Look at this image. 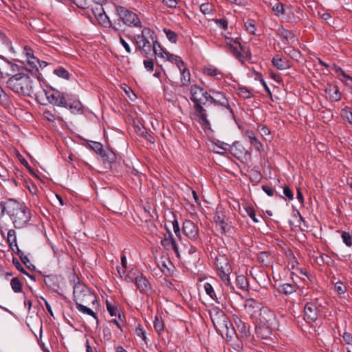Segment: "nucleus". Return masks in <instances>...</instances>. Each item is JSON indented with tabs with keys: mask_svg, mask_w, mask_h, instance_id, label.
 <instances>
[{
	"mask_svg": "<svg viewBox=\"0 0 352 352\" xmlns=\"http://www.w3.org/2000/svg\"><path fill=\"white\" fill-rule=\"evenodd\" d=\"M37 101L41 104L49 102L52 104L68 108L72 113H82V106L78 100L73 99V96L65 94L58 89H39L35 93Z\"/></svg>",
	"mask_w": 352,
	"mask_h": 352,
	"instance_id": "1",
	"label": "nucleus"
},
{
	"mask_svg": "<svg viewBox=\"0 0 352 352\" xmlns=\"http://www.w3.org/2000/svg\"><path fill=\"white\" fill-rule=\"evenodd\" d=\"M0 58L3 60L0 63V69L6 76H10L7 83L8 87L13 86H21L23 88L22 82H28L30 80V76L23 72V67H21L18 65L13 63L5 57L0 55Z\"/></svg>",
	"mask_w": 352,
	"mask_h": 352,
	"instance_id": "2",
	"label": "nucleus"
},
{
	"mask_svg": "<svg viewBox=\"0 0 352 352\" xmlns=\"http://www.w3.org/2000/svg\"><path fill=\"white\" fill-rule=\"evenodd\" d=\"M6 213L16 228H21L29 222L30 214L23 203L15 199H9L6 201Z\"/></svg>",
	"mask_w": 352,
	"mask_h": 352,
	"instance_id": "3",
	"label": "nucleus"
},
{
	"mask_svg": "<svg viewBox=\"0 0 352 352\" xmlns=\"http://www.w3.org/2000/svg\"><path fill=\"white\" fill-rule=\"evenodd\" d=\"M210 316L217 331L220 334H226L232 338L234 334V329L225 313L218 307H212L210 310Z\"/></svg>",
	"mask_w": 352,
	"mask_h": 352,
	"instance_id": "4",
	"label": "nucleus"
},
{
	"mask_svg": "<svg viewBox=\"0 0 352 352\" xmlns=\"http://www.w3.org/2000/svg\"><path fill=\"white\" fill-rule=\"evenodd\" d=\"M156 39L155 32L148 27H144L140 34L134 36L136 49L144 56L150 54L152 51V45Z\"/></svg>",
	"mask_w": 352,
	"mask_h": 352,
	"instance_id": "5",
	"label": "nucleus"
},
{
	"mask_svg": "<svg viewBox=\"0 0 352 352\" xmlns=\"http://www.w3.org/2000/svg\"><path fill=\"white\" fill-rule=\"evenodd\" d=\"M74 300L76 305L94 304L96 298L91 290L83 283H78L74 287Z\"/></svg>",
	"mask_w": 352,
	"mask_h": 352,
	"instance_id": "6",
	"label": "nucleus"
},
{
	"mask_svg": "<svg viewBox=\"0 0 352 352\" xmlns=\"http://www.w3.org/2000/svg\"><path fill=\"white\" fill-rule=\"evenodd\" d=\"M214 264L218 275L224 284L226 285H231L230 274L232 270L228 258L223 254H219L215 257Z\"/></svg>",
	"mask_w": 352,
	"mask_h": 352,
	"instance_id": "7",
	"label": "nucleus"
},
{
	"mask_svg": "<svg viewBox=\"0 0 352 352\" xmlns=\"http://www.w3.org/2000/svg\"><path fill=\"white\" fill-rule=\"evenodd\" d=\"M116 11L120 16L119 21L130 28H142V22L138 14L122 6L116 7Z\"/></svg>",
	"mask_w": 352,
	"mask_h": 352,
	"instance_id": "8",
	"label": "nucleus"
},
{
	"mask_svg": "<svg viewBox=\"0 0 352 352\" xmlns=\"http://www.w3.org/2000/svg\"><path fill=\"white\" fill-rule=\"evenodd\" d=\"M259 322L267 328H275L276 325V316L274 312L266 307H262L258 315Z\"/></svg>",
	"mask_w": 352,
	"mask_h": 352,
	"instance_id": "9",
	"label": "nucleus"
},
{
	"mask_svg": "<svg viewBox=\"0 0 352 352\" xmlns=\"http://www.w3.org/2000/svg\"><path fill=\"white\" fill-rule=\"evenodd\" d=\"M183 233L193 241H199V229L191 221L186 220L183 223Z\"/></svg>",
	"mask_w": 352,
	"mask_h": 352,
	"instance_id": "10",
	"label": "nucleus"
},
{
	"mask_svg": "<svg viewBox=\"0 0 352 352\" xmlns=\"http://www.w3.org/2000/svg\"><path fill=\"white\" fill-rule=\"evenodd\" d=\"M211 100L214 103L226 107L231 114H233L232 110L228 104V101L224 94L216 91L214 89H209L208 100Z\"/></svg>",
	"mask_w": 352,
	"mask_h": 352,
	"instance_id": "11",
	"label": "nucleus"
},
{
	"mask_svg": "<svg viewBox=\"0 0 352 352\" xmlns=\"http://www.w3.org/2000/svg\"><path fill=\"white\" fill-rule=\"evenodd\" d=\"M94 16L98 23L104 28H110L112 23L109 16L106 14L104 9L101 6H98L92 9Z\"/></svg>",
	"mask_w": 352,
	"mask_h": 352,
	"instance_id": "12",
	"label": "nucleus"
},
{
	"mask_svg": "<svg viewBox=\"0 0 352 352\" xmlns=\"http://www.w3.org/2000/svg\"><path fill=\"white\" fill-rule=\"evenodd\" d=\"M305 317L307 322H315L318 318V309L314 302L306 303L304 307Z\"/></svg>",
	"mask_w": 352,
	"mask_h": 352,
	"instance_id": "13",
	"label": "nucleus"
},
{
	"mask_svg": "<svg viewBox=\"0 0 352 352\" xmlns=\"http://www.w3.org/2000/svg\"><path fill=\"white\" fill-rule=\"evenodd\" d=\"M191 100L195 103V105L201 104L208 101L209 92L206 89H191Z\"/></svg>",
	"mask_w": 352,
	"mask_h": 352,
	"instance_id": "14",
	"label": "nucleus"
},
{
	"mask_svg": "<svg viewBox=\"0 0 352 352\" xmlns=\"http://www.w3.org/2000/svg\"><path fill=\"white\" fill-rule=\"evenodd\" d=\"M245 308L247 313L252 317H257L262 307H261V304L254 299L249 298L245 301Z\"/></svg>",
	"mask_w": 352,
	"mask_h": 352,
	"instance_id": "15",
	"label": "nucleus"
},
{
	"mask_svg": "<svg viewBox=\"0 0 352 352\" xmlns=\"http://www.w3.org/2000/svg\"><path fill=\"white\" fill-rule=\"evenodd\" d=\"M168 236L164 235V238L161 241V245L167 250H173L177 256H179V250L173 234L168 230Z\"/></svg>",
	"mask_w": 352,
	"mask_h": 352,
	"instance_id": "16",
	"label": "nucleus"
},
{
	"mask_svg": "<svg viewBox=\"0 0 352 352\" xmlns=\"http://www.w3.org/2000/svg\"><path fill=\"white\" fill-rule=\"evenodd\" d=\"M134 282L141 293L148 294L151 291L150 283L142 274L135 278Z\"/></svg>",
	"mask_w": 352,
	"mask_h": 352,
	"instance_id": "17",
	"label": "nucleus"
},
{
	"mask_svg": "<svg viewBox=\"0 0 352 352\" xmlns=\"http://www.w3.org/2000/svg\"><path fill=\"white\" fill-rule=\"evenodd\" d=\"M225 219L226 215L223 209L221 208H217V212L214 216V221L216 224L220 227L223 233H226L229 230V227Z\"/></svg>",
	"mask_w": 352,
	"mask_h": 352,
	"instance_id": "18",
	"label": "nucleus"
},
{
	"mask_svg": "<svg viewBox=\"0 0 352 352\" xmlns=\"http://www.w3.org/2000/svg\"><path fill=\"white\" fill-rule=\"evenodd\" d=\"M272 63L274 67L279 70L287 69L292 67L290 61L279 54H276L272 58Z\"/></svg>",
	"mask_w": 352,
	"mask_h": 352,
	"instance_id": "19",
	"label": "nucleus"
},
{
	"mask_svg": "<svg viewBox=\"0 0 352 352\" xmlns=\"http://www.w3.org/2000/svg\"><path fill=\"white\" fill-rule=\"evenodd\" d=\"M234 43L239 44L241 50L243 52V53H241L238 50L237 47H234L233 45L230 46L233 49V52L236 58H237L239 60L242 64H243L246 60L250 58V54L248 51L245 50L244 47L241 46V43L239 41L236 40L234 41Z\"/></svg>",
	"mask_w": 352,
	"mask_h": 352,
	"instance_id": "20",
	"label": "nucleus"
},
{
	"mask_svg": "<svg viewBox=\"0 0 352 352\" xmlns=\"http://www.w3.org/2000/svg\"><path fill=\"white\" fill-rule=\"evenodd\" d=\"M203 73L209 76H213L217 79H219L223 76V73L219 69L212 65H207L203 68Z\"/></svg>",
	"mask_w": 352,
	"mask_h": 352,
	"instance_id": "21",
	"label": "nucleus"
},
{
	"mask_svg": "<svg viewBox=\"0 0 352 352\" xmlns=\"http://www.w3.org/2000/svg\"><path fill=\"white\" fill-rule=\"evenodd\" d=\"M333 69L338 76L345 85L352 88V77L346 74L341 67L333 65Z\"/></svg>",
	"mask_w": 352,
	"mask_h": 352,
	"instance_id": "22",
	"label": "nucleus"
},
{
	"mask_svg": "<svg viewBox=\"0 0 352 352\" xmlns=\"http://www.w3.org/2000/svg\"><path fill=\"white\" fill-rule=\"evenodd\" d=\"M297 289L298 286L295 283H283L278 287V292L285 295H290L295 292Z\"/></svg>",
	"mask_w": 352,
	"mask_h": 352,
	"instance_id": "23",
	"label": "nucleus"
},
{
	"mask_svg": "<svg viewBox=\"0 0 352 352\" xmlns=\"http://www.w3.org/2000/svg\"><path fill=\"white\" fill-rule=\"evenodd\" d=\"M152 50L155 55L164 59L166 58V54H168V52H167L161 46V45L157 41V39L154 41L153 44L152 45Z\"/></svg>",
	"mask_w": 352,
	"mask_h": 352,
	"instance_id": "24",
	"label": "nucleus"
},
{
	"mask_svg": "<svg viewBox=\"0 0 352 352\" xmlns=\"http://www.w3.org/2000/svg\"><path fill=\"white\" fill-rule=\"evenodd\" d=\"M323 91L322 95L331 101H338L341 98V93L339 89H323Z\"/></svg>",
	"mask_w": 352,
	"mask_h": 352,
	"instance_id": "25",
	"label": "nucleus"
},
{
	"mask_svg": "<svg viewBox=\"0 0 352 352\" xmlns=\"http://www.w3.org/2000/svg\"><path fill=\"white\" fill-rule=\"evenodd\" d=\"M195 108L198 113L200 123L206 126L209 125L206 110L201 106V104L195 105Z\"/></svg>",
	"mask_w": 352,
	"mask_h": 352,
	"instance_id": "26",
	"label": "nucleus"
},
{
	"mask_svg": "<svg viewBox=\"0 0 352 352\" xmlns=\"http://www.w3.org/2000/svg\"><path fill=\"white\" fill-rule=\"evenodd\" d=\"M164 59L175 64L179 69H181V67L184 66V63L180 56L170 54V52L166 54V56Z\"/></svg>",
	"mask_w": 352,
	"mask_h": 352,
	"instance_id": "27",
	"label": "nucleus"
},
{
	"mask_svg": "<svg viewBox=\"0 0 352 352\" xmlns=\"http://www.w3.org/2000/svg\"><path fill=\"white\" fill-rule=\"evenodd\" d=\"M278 34L284 40V43H289L290 41H294V34L283 28L278 30Z\"/></svg>",
	"mask_w": 352,
	"mask_h": 352,
	"instance_id": "28",
	"label": "nucleus"
},
{
	"mask_svg": "<svg viewBox=\"0 0 352 352\" xmlns=\"http://www.w3.org/2000/svg\"><path fill=\"white\" fill-rule=\"evenodd\" d=\"M236 327L243 336L248 337L250 335V326L241 319L235 321Z\"/></svg>",
	"mask_w": 352,
	"mask_h": 352,
	"instance_id": "29",
	"label": "nucleus"
},
{
	"mask_svg": "<svg viewBox=\"0 0 352 352\" xmlns=\"http://www.w3.org/2000/svg\"><path fill=\"white\" fill-rule=\"evenodd\" d=\"M285 53L296 61H299L300 58L302 57L300 52L292 47H287V49L285 50Z\"/></svg>",
	"mask_w": 352,
	"mask_h": 352,
	"instance_id": "30",
	"label": "nucleus"
},
{
	"mask_svg": "<svg viewBox=\"0 0 352 352\" xmlns=\"http://www.w3.org/2000/svg\"><path fill=\"white\" fill-rule=\"evenodd\" d=\"M181 73V81L184 86H188V83L190 82V72L188 69L186 67H181V69H179Z\"/></svg>",
	"mask_w": 352,
	"mask_h": 352,
	"instance_id": "31",
	"label": "nucleus"
},
{
	"mask_svg": "<svg viewBox=\"0 0 352 352\" xmlns=\"http://www.w3.org/2000/svg\"><path fill=\"white\" fill-rule=\"evenodd\" d=\"M154 329L158 334L162 333L164 329V321L161 316H156L154 323H153Z\"/></svg>",
	"mask_w": 352,
	"mask_h": 352,
	"instance_id": "32",
	"label": "nucleus"
},
{
	"mask_svg": "<svg viewBox=\"0 0 352 352\" xmlns=\"http://www.w3.org/2000/svg\"><path fill=\"white\" fill-rule=\"evenodd\" d=\"M87 305H85V304H80L76 306H77V309L79 311H80L83 314L89 315V316L94 317L95 319H97L96 314L94 311H93L91 309L87 307Z\"/></svg>",
	"mask_w": 352,
	"mask_h": 352,
	"instance_id": "33",
	"label": "nucleus"
},
{
	"mask_svg": "<svg viewBox=\"0 0 352 352\" xmlns=\"http://www.w3.org/2000/svg\"><path fill=\"white\" fill-rule=\"evenodd\" d=\"M200 11L202 14H211L214 11V6L210 3H204L200 5L199 6Z\"/></svg>",
	"mask_w": 352,
	"mask_h": 352,
	"instance_id": "34",
	"label": "nucleus"
},
{
	"mask_svg": "<svg viewBox=\"0 0 352 352\" xmlns=\"http://www.w3.org/2000/svg\"><path fill=\"white\" fill-rule=\"evenodd\" d=\"M163 32L165 33L166 38H168V40L170 42H171L173 43H177V39H178V36L176 32H175L174 31H172L170 29L166 28H163Z\"/></svg>",
	"mask_w": 352,
	"mask_h": 352,
	"instance_id": "35",
	"label": "nucleus"
},
{
	"mask_svg": "<svg viewBox=\"0 0 352 352\" xmlns=\"http://www.w3.org/2000/svg\"><path fill=\"white\" fill-rule=\"evenodd\" d=\"M244 25L245 27L246 30L251 34H256V26L255 22L252 19H248L246 22H245Z\"/></svg>",
	"mask_w": 352,
	"mask_h": 352,
	"instance_id": "36",
	"label": "nucleus"
},
{
	"mask_svg": "<svg viewBox=\"0 0 352 352\" xmlns=\"http://www.w3.org/2000/svg\"><path fill=\"white\" fill-rule=\"evenodd\" d=\"M10 285L12 290L15 293L21 292L22 291V284L19 279L16 277L13 278L10 281Z\"/></svg>",
	"mask_w": 352,
	"mask_h": 352,
	"instance_id": "37",
	"label": "nucleus"
},
{
	"mask_svg": "<svg viewBox=\"0 0 352 352\" xmlns=\"http://www.w3.org/2000/svg\"><path fill=\"white\" fill-rule=\"evenodd\" d=\"M204 288L205 292L207 294V295L210 296V298H212V300L217 299L215 292L211 284H210L209 283H204Z\"/></svg>",
	"mask_w": 352,
	"mask_h": 352,
	"instance_id": "38",
	"label": "nucleus"
},
{
	"mask_svg": "<svg viewBox=\"0 0 352 352\" xmlns=\"http://www.w3.org/2000/svg\"><path fill=\"white\" fill-rule=\"evenodd\" d=\"M272 10L274 12L275 15L277 16H283L285 14L284 4L282 3H276L273 6Z\"/></svg>",
	"mask_w": 352,
	"mask_h": 352,
	"instance_id": "39",
	"label": "nucleus"
},
{
	"mask_svg": "<svg viewBox=\"0 0 352 352\" xmlns=\"http://www.w3.org/2000/svg\"><path fill=\"white\" fill-rule=\"evenodd\" d=\"M341 237L343 243L345 244L346 247H351L352 245V236L348 232H342L341 234Z\"/></svg>",
	"mask_w": 352,
	"mask_h": 352,
	"instance_id": "40",
	"label": "nucleus"
},
{
	"mask_svg": "<svg viewBox=\"0 0 352 352\" xmlns=\"http://www.w3.org/2000/svg\"><path fill=\"white\" fill-rule=\"evenodd\" d=\"M54 74L64 79H69V74L68 71L62 67L56 69L54 71Z\"/></svg>",
	"mask_w": 352,
	"mask_h": 352,
	"instance_id": "41",
	"label": "nucleus"
},
{
	"mask_svg": "<svg viewBox=\"0 0 352 352\" xmlns=\"http://www.w3.org/2000/svg\"><path fill=\"white\" fill-rule=\"evenodd\" d=\"M10 102V96L4 91V89H0V103L3 106H8Z\"/></svg>",
	"mask_w": 352,
	"mask_h": 352,
	"instance_id": "42",
	"label": "nucleus"
},
{
	"mask_svg": "<svg viewBox=\"0 0 352 352\" xmlns=\"http://www.w3.org/2000/svg\"><path fill=\"white\" fill-rule=\"evenodd\" d=\"M8 242L10 246H16V232L14 230H9L8 232Z\"/></svg>",
	"mask_w": 352,
	"mask_h": 352,
	"instance_id": "43",
	"label": "nucleus"
},
{
	"mask_svg": "<svg viewBox=\"0 0 352 352\" xmlns=\"http://www.w3.org/2000/svg\"><path fill=\"white\" fill-rule=\"evenodd\" d=\"M68 1L83 10L88 8L89 6V1L87 0H68Z\"/></svg>",
	"mask_w": 352,
	"mask_h": 352,
	"instance_id": "44",
	"label": "nucleus"
},
{
	"mask_svg": "<svg viewBox=\"0 0 352 352\" xmlns=\"http://www.w3.org/2000/svg\"><path fill=\"white\" fill-rule=\"evenodd\" d=\"M341 116L351 124H352V111L349 108L346 107L341 111Z\"/></svg>",
	"mask_w": 352,
	"mask_h": 352,
	"instance_id": "45",
	"label": "nucleus"
},
{
	"mask_svg": "<svg viewBox=\"0 0 352 352\" xmlns=\"http://www.w3.org/2000/svg\"><path fill=\"white\" fill-rule=\"evenodd\" d=\"M135 334L138 337L141 338L144 342L145 344H147V338L146 336V332L141 325H138L135 328Z\"/></svg>",
	"mask_w": 352,
	"mask_h": 352,
	"instance_id": "46",
	"label": "nucleus"
},
{
	"mask_svg": "<svg viewBox=\"0 0 352 352\" xmlns=\"http://www.w3.org/2000/svg\"><path fill=\"white\" fill-rule=\"evenodd\" d=\"M258 260L261 263L264 265H267L270 263V255L266 252H261L258 254Z\"/></svg>",
	"mask_w": 352,
	"mask_h": 352,
	"instance_id": "47",
	"label": "nucleus"
},
{
	"mask_svg": "<svg viewBox=\"0 0 352 352\" xmlns=\"http://www.w3.org/2000/svg\"><path fill=\"white\" fill-rule=\"evenodd\" d=\"M236 283L239 287L242 289H245L248 287V282L244 276H238L236 277Z\"/></svg>",
	"mask_w": 352,
	"mask_h": 352,
	"instance_id": "48",
	"label": "nucleus"
},
{
	"mask_svg": "<svg viewBox=\"0 0 352 352\" xmlns=\"http://www.w3.org/2000/svg\"><path fill=\"white\" fill-rule=\"evenodd\" d=\"M334 290L338 294H342L346 292V287L343 285L342 282L339 281L335 284Z\"/></svg>",
	"mask_w": 352,
	"mask_h": 352,
	"instance_id": "49",
	"label": "nucleus"
},
{
	"mask_svg": "<svg viewBox=\"0 0 352 352\" xmlns=\"http://www.w3.org/2000/svg\"><path fill=\"white\" fill-rule=\"evenodd\" d=\"M215 24L219 27L226 30L228 29V21L227 19H217L214 20Z\"/></svg>",
	"mask_w": 352,
	"mask_h": 352,
	"instance_id": "50",
	"label": "nucleus"
},
{
	"mask_svg": "<svg viewBox=\"0 0 352 352\" xmlns=\"http://www.w3.org/2000/svg\"><path fill=\"white\" fill-rule=\"evenodd\" d=\"M179 0H162L163 4L168 8H176Z\"/></svg>",
	"mask_w": 352,
	"mask_h": 352,
	"instance_id": "51",
	"label": "nucleus"
},
{
	"mask_svg": "<svg viewBox=\"0 0 352 352\" xmlns=\"http://www.w3.org/2000/svg\"><path fill=\"white\" fill-rule=\"evenodd\" d=\"M143 63L147 71L152 72L153 70L154 63L153 60L146 59L144 60Z\"/></svg>",
	"mask_w": 352,
	"mask_h": 352,
	"instance_id": "52",
	"label": "nucleus"
},
{
	"mask_svg": "<svg viewBox=\"0 0 352 352\" xmlns=\"http://www.w3.org/2000/svg\"><path fill=\"white\" fill-rule=\"evenodd\" d=\"M23 52L25 54L27 58L36 60V58L34 56L32 50L30 47L27 45L25 46L23 49Z\"/></svg>",
	"mask_w": 352,
	"mask_h": 352,
	"instance_id": "53",
	"label": "nucleus"
},
{
	"mask_svg": "<svg viewBox=\"0 0 352 352\" xmlns=\"http://www.w3.org/2000/svg\"><path fill=\"white\" fill-rule=\"evenodd\" d=\"M123 91L131 101H134L137 98V94L133 91V89H123Z\"/></svg>",
	"mask_w": 352,
	"mask_h": 352,
	"instance_id": "54",
	"label": "nucleus"
},
{
	"mask_svg": "<svg viewBox=\"0 0 352 352\" xmlns=\"http://www.w3.org/2000/svg\"><path fill=\"white\" fill-rule=\"evenodd\" d=\"M238 94L244 98H248L252 96L250 89H238Z\"/></svg>",
	"mask_w": 352,
	"mask_h": 352,
	"instance_id": "55",
	"label": "nucleus"
},
{
	"mask_svg": "<svg viewBox=\"0 0 352 352\" xmlns=\"http://www.w3.org/2000/svg\"><path fill=\"white\" fill-rule=\"evenodd\" d=\"M283 194L289 200H292L294 199L293 192L288 186L284 187Z\"/></svg>",
	"mask_w": 352,
	"mask_h": 352,
	"instance_id": "56",
	"label": "nucleus"
},
{
	"mask_svg": "<svg viewBox=\"0 0 352 352\" xmlns=\"http://www.w3.org/2000/svg\"><path fill=\"white\" fill-rule=\"evenodd\" d=\"M106 305H107V309L108 312L109 313V314L111 316H116V311H117L116 308L109 302H107Z\"/></svg>",
	"mask_w": 352,
	"mask_h": 352,
	"instance_id": "57",
	"label": "nucleus"
},
{
	"mask_svg": "<svg viewBox=\"0 0 352 352\" xmlns=\"http://www.w3.org/2000/svg\"><path fill=\"white\" fill-rule=\"evenodd\" d=\"M247 213H248V216L252 219V221L254 223L258 222V219L256 217L254 210L252 208H248Z\"/></svg>",
	"mask_w": 352,
	"mask_h": 352,
	"instance_id": "58",
	"label": "nucleus"
},
{
	"mask_svg": "<svg viewBox=\"0 0 352 352\" xmlns=\"http://www.w3.org/2000/svg\"><path fill=\"white\" fill-rule=\"evenodd\" d=\"M120 41L121 45L123 46V47L126 51V52L131 53V49L129 45L126 43V41L122 36H120Z\"/></svg>",
	"mask_w": 352,
	"mask_h": 352,
	"instance_id": "59",
	"label": "nucleus"
},
{
	"mask_svg": "<svg viewBox=\"0 0 352 352\" xmlns=\"http://www.w3.org/2000/svg\"><path fill=\"white\" fill-rule=\"evenodd\" d=\"M258 131L261 135L266 136L270 134V131L267 126H261L258 127Z\"/></svg>",
	"mask_w": 352,
	"mask_h": 352,
	"instance_id": "60",
	"label": "nucleus"
},
{
	"mask_svg": "<svg viewBox=\"0 0 352 352\" xmlns=\"http://www.w3.org/2000/svg\"><path fill=\"white\" fill-rule=\"evenodd\" d=\"M251 145L255 148L256 150L258 151H261L263 150V144L261 143V142L258 140V138L254 140Z\"/></svg>",
	"mask_w": 352,
	"mask_h": 352,
	"instance_id": "61",
	"label": "nucleus"
},
{
	"mask_svg": "<svg viewBox=\"0 0 352 352\" xmlns=\"http://www.w3.org/2000/svg\"><path fill=\"white\" fill-rule=\"evenodd\" d=\"M321 259L325 264L328 265H331L333 263V260L327 254H322Z\"/></svg>",
	"mask_w": 352,
	"mask_h": 352,
	"instance_id": "62",
	"label": "nucleus"
},
{
	"mask_svg": "<svg viewBox=\"0 0 352 352\" xmlns=\"http://www.w3.org/2000/svg\"><path fill=\"white\" fill-rule=\"evenodd\" d=\"M263 190L269 196L272 197L274 195L273 189L267 185H263L262 186Z\"/></svg>",
	"mask_w": 352,
	"mask_h": 352,
	"instance_id": "63",
	"label": "nucleus"
},
{
	"mask_svg": "<svg viewBox=\"0 0 352 352\" xmlns=\"http://www.w3.org/2000/svg\"><path fill=\"white\" fill-rule=\"evenodd\" d=\"M342 338L346 344H351L352 342V336L351 333L344 332Z\"/></svg>",
	"mask_w": 352,
	"mask_h": 352,
	"instance_id": "64",
	"label": "nucleus"
}]
</instances>
